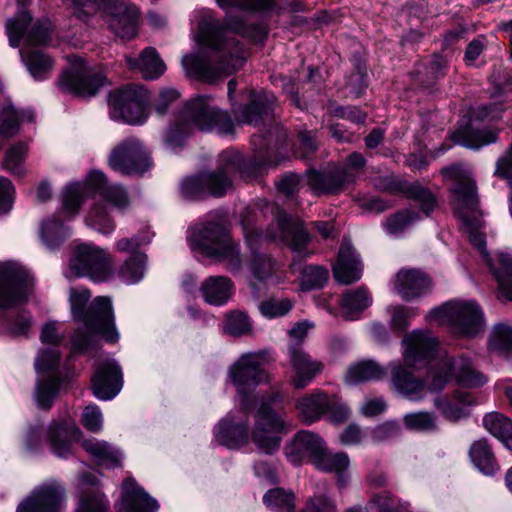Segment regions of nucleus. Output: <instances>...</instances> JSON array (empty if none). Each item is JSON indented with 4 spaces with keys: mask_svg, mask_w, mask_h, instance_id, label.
<instances>
[{
    "mask_svg": "<svg viewBox=\"0 0 512 512\" xmlns=\"http://www.w3.org/2000/svg\"><path fill=\"white\" fill-rule=\"evenodd\" d=\"M404 422L408 428L415 430H430L435 427V419L428 412L407 414Z\"/></svg>",
    "mask_w": 512,
    "mask_h": 512,
    "instance_id": "nucleus-60",
    "label": "nucleus"
},
{
    "mask_svg": "<svg viewBox=\"0 0 512 512\" xmlns=\"http://www.w3.org/2000/svg\"><path fill=\"white\" fill-rule=\"evenodd\" d=\"M288 356L295 373L291 383L297 389L306 387L323 368L322 363L312 359L298 342L289 344Z\"/></svg>",
    "mask_w": 512,
    "mask_h": 512,
    "instance_id": "nucleus-22",
    "label": "nucleus"
},
{
    "mask_svg": "<svg viewBox=\"0 0 512 512\" xmlns=\"http://www.w3.org/2000/svg\"><path fill=\"white\" fill-rule=\"evenodd\" d=\"M488 349L502 357L512 355V325L498 322L492 325L488 334Z\"/></svg>",
    "mask_w": 512,
    "mask_h": 512,
    "instance_id": "nucleus-37",
    "label": "nucleus"
},
{
    "mask_svg": "<svg viewBox=\"0 0 512 512\" xmlns=\"http://www.w3.org/2000/svg\"><path fill=\"white\" fill-rule=\"evenodd\" d=\"M236 169V161L231 159L223 169L206 172L185 178L181 183V194L186 199L199 200L206 196L221 197L232 188L230 175Z\"/></svg>",
    "mask_w": 512,
    "mask_h": 512,
    "instance_id": "nucleus-14",
    "label": "nucleus"
},
{
    "mask_svg": "<svg viewBox=\"0 0 512 512\" xmlns=\"http://www.w3.org/2000/svg\"><path fill=\"white\" fill-rule=\"evenodd\" d=\"M30 21L31 16L24 10L19 11L15 19H10L8 21L7 35L12 47H17L19 45L20 40L24 36V32Z\"/></svg>",
    "mask_w": 512,
    "mask_h": 512,
    "instance_id": "nucleus-53",
    "label": "nucleus"
},
{
    "mask_svg": "<svg viewBox=\"0 0 512 512\" xmlns=\"http://www.w3.org/2000/svg\"><path fill=\"white\" fill-rule=\"evenodd\" d=\"M268 351L248 352L230 367L229 377L235 386L240 408L248 412L255 405L252 391L261 383L269 381V375L263 368L269 362Z\"/></svg>",
    "mask_w": 512,
    "mask_h": 512,
    "instance_id": "nucleus-7",
    "label": "nucleus"
},
{
    "mask_svg": "<svg viewBox=\"0 0 512 512\" xmlns=\"http://www.w3.org/2000/svg\"><path fill=\"white\" fill-rule=\"evenodd\" d=\"M328 277L326 269L319 266H307L301 275V288H322Z\"/></svg>",
    "mask_w": 512,
    "mask_h": 512,
    "instance_id": "nucleus-55",
    "label": "nucleus"
},
{
    "mask_svg": "<svg viewBox=\"0 0 512 512\" xmlns=\"http://www.w3.org/2000/svg\"><path fill=\"white\" fill-rule=\"evenodd\" d=\"M82 446L101 465L112 468L119 466L121 463L122 454L105 441L88 439L82 442Z\"/></svg>",
    "mask_w": 512,
    "mask_h": 512,
    "instance_id": "nucleus-40",
    "label": "nucleus"
},
{
    "mask_svg": "<svg viewBox=\"0 0 512 512\" xmlns=\"http://www.w3.org/2000/svg\"><path fill=\"white\" fill-rule=\"evenodd\" d=\"M333 274L340 285H350L361 278L362 263L351 244L342 243Z\"/></svg>",
    "mask_w": 512,
    "mask_h": 512,
    "instance_id": "nucleus-25",
    "label": "nucleus"
},
{
    "mask_svg": "<svg viewBox=\"0 0 512 512\" xmlns=\"http://www.w3.org/2000/svg\"><path fill=\"white\" fill-rule=\"evenodd\" d=\"M65 276L87 277L94 283L106 281L111 276L107 253L91 243L78 245L69 261Z\"/></svg>",
    "mask_w": 512,
    "mask_h": 512,
    "instance_id": "nucleus-13",
    "label": "nucleus"
},
{
    "mask_svg": "<svg viewBox=\"0 0 512 512\" xmlns=\"http://www.w3.org/2000/svg\"><path fill=\"white\" fill-rule=\"evenodd\" d=\"M83 426L93 432L101 431L103 426V416L100 408L96 405L87 406L82 413Z\"/></svg>",
    "mask_w": 512,
    "mask_h": 512,
    "instance_id": "nucleus-59",
    "label": "nucleus"
},
{
    "mask_svg": "<svg viewBox=\"0 0 512 512\" xmlns=\"http://www.w3.org/2000/svg\"><path fill=\"white\" fill-rule=\"evenodd\" d=\"M370 298L366 290H348L340 300V306L347 318H352L355 313H359L368 307Z\"/></svg>",
    "mask_w": 512,
    "mask_h": 512,
    "instance_id": "nucleus-48",
    "label": "nucleus"
},
{
    "mask_svg": "<svg viewBox=\"0 0 512 512\" xmlns=\"http://www.w3.org/2000/svg\"><path fill=\"white\" fill-rule=\"evenodd\" d=\"M109 165L121 174L143 173L150 167L149 153L139 140L128 138L112 151Z\"/></svg>",
    "mask_w": 512,
    "mask_h": 512,
    "instance_id": "nucleus-17",
    "label": "nucleus"
},
{
    "mask_svg": "<svg viewBox=\"0 0 512 512\" xmlns=\"http://www.w3.org/2000/svg\"><path fill=\"white\" fill-rule=\"evenodd\" d=\"M106 78L88 67L84 61L73 56L70 67L61 75L60 89L77 97H91L104 85Z\"/></svg>",
    "mask_w": 512,
    "mask_h": 512,
    "instance_id": "nucleus-15",
    "label": "nucleus"
},
{
    "mask_svg": "<svg viewBox=\"0 0 512 512\" xmlns=\"http://www.w3.org/2000/svg\"><path fill=\"white\" fill-rule=\"evenodd\" d=\"M400 433V426L397 422H385L374 427L370 431V437L374 442H383L397 437Z\"/></svg>",
    "mask_w": 512,
    "mask_h": 512,
    "instance_id": "nucleus-62",
    "label": "nucleus"
},
{
    "mask_svg": "<svg viewBox=\"0 0 512 512\" xmlns=\"http://www.w3.org/2000/svg\"><path fill=\"white\" fill-rule=\"evenodd\" d=\"M387 370L374 360H362L352 364L345 375V382L356 385L362 382L379 381L386 377Z\"/></svg>",
    "mask_w": 512,
    "mask_h": 512,
    "instance_id": "nucleus-33",
    "label": "nucleus"
},
{
    "mask_svg": "<svg viewBox=\"0 0 512 512\" xmlns=\"http://www.w3.org/2000/svg\"><path fill=\"white\" fill-rule=\"evenodd\" d=\"M453 401L446 398H436L435 406L449 421H458L469 416L468 407L476 404L474 396L467 391L456 390Z\"/></svg>",
    "mask_w": 512,
    "mask_h": 512,
    "instance_id": "nucleus-30",
    "label": "nucleus"
},
{
    "mask_svg": "<svg viewBox=\"0 0 512 512\" xmlns=\"http://www.w3.org/2000/svg\"><path fill=\"white\" fill-rule=\"evenodd\" d=\"M328 407V395L322 392L304 396L296 402V409L299 415L307 423L317 421L326 412Z\"/></svg>",
    "mask_w": 512,
    "mask_h": 512,
    "instance_id": "nucleus-36",
    "label": "nucleus"
},
{
    "mask_svg": "<svg viewBox=\"0 0 512 512\" xmlns=\"http://www.w3.org/2000/svg\"><path fill=\"white\" fill-rule=\"evenodd\" d=\"M124 496L119 512H157L159 505L134 479L123 483Z\"/></svg>",
    "mask_w": 512,
    "mask_h": 512,
    "instance_id": "nucleus-27",
    "label": "nucleus"
},
{
    "mask_svg": "<svg viewBox=\"0 0 512 512\" xmlns=\"http://www.w3.org/2000/svg\"><path fill=\"white\" fill-rule=\"evenodd\" d=\"M188 241L192 250L206 257L230 263L239 262L238 246L220 222H206L192 227Z\"/></svg>",
    "mask_w": 512,
    "mask_h": 512,
    "instance_id": "nucleus-10",
    "label": "nucleus"
},
{
    "mask_svg": "<svg viewBox=\"0 0 512 512\" xmlns=\"http://www.w3.org/2000/svg\"><path fill=\"white\" fill-rule=\"evenodd\" d=\"M90 298L89 290H72L70 302L72 313L78 320H83L86 327L104 336L106 341L115 343L119 333L114 323L112 304L109 297H97L84 311Z\"/></svg>",
    "mask_w": 512,
    "mask_h": 512,
    "instance_id": "nucleus-11",
    "label": "nucleus"
},
{
    "mask_svg": "<svg viewBox=\"0 0 512 512\" xmlns=\"http://www.w3.org/2000/svg\"><path fill=\"white\" fill-rule=\"evenodd\" d=\"M225 331L232 336L250 334L252 324L249 316L242 311H232L226 316Z\"/></svg>",
    "mask_w": 512,
    "mask_h": 512,
    "instance_id": "nucleus-51",
    "label": "nucleus"
},
{
    "mask_svg": "<svg viewBox=\"0 0 512 512\" xmlns=\"http://www.w3.org/2000/svg\"><path fill=\"white\" fill-rule=\"evenodd\" d=\"M149 94L141 86L130 85L114 91L109 98L110 117L130 125L143 124L148 117Z\"/></svg>",
    "mask_w": 512,
    "mask_h": 512,
    "instance_id": "nucleus-12",
    "label": "nucleus"
},
{
    "mask_svg": "<svg viewBox=\"0 0 512 512\" xmlns=\"http://www.w3.org/2000/svg\"><path fill=\"white\" fill-rule=\"evenodd\" d=\"M26 153L27 145L25 143L13 145L6 153L4 168L14 175L22 176L25 172L24 160Z\"/></svg>",
    "mask_w": 512,
    "mask_h": 512,
    "instance_id": "nucleus-50",
    "label": "nucleus"
},
{
    "mask_svg": "<svg viewBox=\"0 0 512 512\" xmlns=\"http://www.w3.org/2000/svg\"><path fill=\"white\" fill-rule=\"evenodd\" d=\"M51 24L48 20L37 22L26 35L25 42L30 45L45 44L50 37Z\"/></svg>",
    "mask_w": 512,
    "mask_h": 512,
    "instance_id": "nucleus-61",
    "label": "nucleus"
},
{
    "mask_svg": "<svg viewBox=\"0 0 512 512\" xmlns=\"http://www.w3.org/2000/svg\"><path fill=\"white\" fill-rule=\"evenodd\" d=\"M279 391H272L262 397L254 416L251 438L256 447L265 454H272L280 447V433L286 429L283 417L275 409L282 403Z\"/></svg>",
    "mask_w": 512,
    "mask_h": 512,
    "instance_id": "nucleus-8",
    "label": "nucleus"
},
{
    "mask_svg": "<svg viewBox=\"0 0 512 512\" xmlns=\"http://www.w3.org/2000/svg\"><path fill=\"white\" fill-rule=\"evenodd\" d=\"M451 376L466 387H479L487 382V378L475 370L472 361L465 357H457L442 361L432 372V380L429 390L432 392L441 391Z\"/></svg>",
    "mask_w": 512,
    "mask_h": 512,
    "instance_id": "nucleus-16",
    "label": "nucleus"
},
{
    "mask_svg": "<svg viewBox=\"0 0 512 512\" xmlns=\"http://www.w3.org/2000/svg\"><path fill=\"white\" fill-rule=\"evenodd\" d=\"M293 448L299 453L307 454L313 464L326 450L323 439L317 434L306 430L300 431L295 435Z\"/></svg>",
    "mask_w": 512,
    "mask_h": 512,
    "instance_id": "nucleus-42",
    "label": "nucleus"
},
{
    "mask_svg": "<svg viewBox=\"0 0 512 512\" xmlns=\"http://www.w3.org/2000/svg\"><path fill=\"white\" fill-rule=\"evenodd\" d=\"M108 502L98 491L83 490L78 498L74 512H107Z\"/></svg>",
    "mask_w": 512,
    "mask_h": 512,
    "instance_id": "nucleus-49",
    "label": "nucleus"
},
{
    "mask_svg": "<svg viewBox=\"0 0 512 512\" xmlns=\"http://www.w3.org/2000/svg\"><path fill=\"white\" fill-rule=\"evenodd\" d=\"M195 129L202 131L215 130L219 134L227 135L233 132V123L226 112L211 105L207 96L197 97L189 101L175 125L169 130L167 141L172 143L178 135H186Z\"/></svg>",
    "mask_w": 512,
    "mask_h": 512,
    "instance_id": "nucleus-4",
    "label": "nucleus"
},
{
    "mask_svg": "<svg viewBox=\"0 0 512 512\" xmlns=\"http://www.w3.org/2000/svg\"><path fill=\"white\" fill-rule=\"evenodd\" d=\"M150 242V237L148 235L143 236H134L132 238H122L116 242V249L122 253H139L137 250L144 244H148Z\"/></svg>",
    "mask_w": 512,
    "mask_h": 512,
    "instance_id": "nucleus-64",
    "label": "nucleus"
},
{
    "mask_svg": "<svg viewBox=\"0 0 512 512\" xmlns=\"http://www.w3.org/2000/svg\"><path fill=\"white\" fill-rule=\"evenodd\" d=\"M34 117L31 110L18 111L12 105L4 106L0 111V136L3 138L14 136L19 132L22 122H32Z\"/></svg>",
    "mask_w": 512,
    "mask_h": 512,
    "instance_id": "nucleus-38",
    "label": "nucleus"
},
{
    "mask_svg": "<svg viewBox=\"0 0 512 512\" xmlns=\"http://www.w3.org/2000/svg\"><path fill=\"white\" fill-rule=\"evenodd\" d=\"M276 0H216L223 8L237 7L247 11H266L275 5Z\"/></svg>",
    "mask_w": 512,
    "mask_h": 512,
    "instance_id": "nucleus-56",
    "label": "nucleus"
},
{
    "mask_svg": "<svg viewBox=\"0 0 512 512\" xmlns=\"http://www.w3.org/2000/svg\"><path fill=\"white\" fill-rule=\"evenodd\" d=\"M314 465L318 470L336 474L340 487L346 485V472L350 466V459L346 453H332L325 450L322 455L318 457Z\"/></svg>",
    "mask_w": 512,
    "mask_h": 512,
    "instance_id": "nucleus-35",
    "label": "nucleus"
},
{
    "mask_svg": "<svg viewBox=\"0 0 512 512\" xmlns=\"http://www.w3.org/2000/svg\"><path fill=\"white\" fill-rule=\"evenodd\" d=\"M468 454L474 467L483 474L492 476L499 471L500 466L486 439L482 438L474 441L469 448Z\"/></svg>",
    "mask_w": 512,
    "mask_h": 512,
    "instance_id": "nucleus-32",
    "label": "nucleus"
},
{
    "mask_svg": "<svg viewBox=\"0 0 512 512\" xmlns=\"http://www.w3.org/2000/svg\"><path fill=\"white\" fill-rule=\"evenodd\" d=\"M375 186L383 191L392 193H407L409 197L422 200V209L426 215L429 214L435 204L434 197L427 190L416 186H411L394 175H388L383 178H379L375 182Z\"/></svg>",
    "mask_w": 512,
    "mask_h": 512,
    "instance_id": "nucleus-29",
    "label": "nucleus"
},
{
    "mask_svg": "<svg viewBox=\"0 0 512 512\" xmlns=\"http://www.w3.org/2000/svg\"><path fill=\"white\" fill-rule=\"evenodd\" d=\"M417 219L416 214L409 210H404L387 219L385 230L388 234L396 235L402 232L408 225Z\"/></svg>",
    "mask_w": 512,
    "mask_h": 512,
    "instance_id": "nucleus-58",
    "label": "nucleus"
},
{
    "mask_svg": "<svg viewBox=\"0 0 512 512\" xmlns=\"http://www.w3.org/2000/svg\"><path fill=\"white\" fill-rule=\"evenodd\" d=\"M483 425L507 449L512 450V421L509 418L498 412L487 413Z\"/></svg>",
    "mask_w": 512,
    "mask_h": 512,
    "instance_id": "nucleus-39",
    "label": "nucleus"
},
{
    "mask_svg": "<svg viewBox=\"0 0 512 512\" xmlns=\"http://www.w3.org/2000/svg\"><path fill=\"white\" fill-rule=\"evenodd\" d=\"M88 197H92L94 203L85 218L86 224L103 235L111 234L116 226L103 202L122 210L129 204L126 191L119 185H109L102 172L92 171L84 183H73L65 188L62 213L67 218L74 217L81 203Z\"/></svg>",
    "mask_w": 512,
    "mask_h": 512,
    "instance_id": "nucleus-3",
    "label": "nucleus"
},
{
    "mask_svg": "<svg viewBox=\"0 0 512 512\" xmlns=\"http://www.w3.org/2000/svg\"><path fill=\"white\" fill-rule=\"evenodd\" d=\"M277 227L278 232L270 234L271 238L286 242L295 252H301L305 248L308 242V234L301 222L286 214H279L277 216Z\"/></svg>",
    "mask_w": 512,
    "mask_h": 512,
    "instance_id": "nucleus-28",
    "label": "nucleus"
},
{
    "mask_svg": "<svg viewBox=\"0 0 512 512\" xmlns=\"http://www.w3.org/2000/svg\"><path fill=\"white\" fill-rule=\"evenodd\" d=\"M37 284L33 273L22 266L0 263V288H30Z\"/></svg>",
    "mask_w": 512,
    "mask_h": 512,
    "instance_id": "nucleus-34",
    "label": "nucleus"
},
{
    "mask_svg": "<svg viewBox=\"0 0 512 512\" xmlns=\"http://www.w3.org/2000/svg\"><path fill=\"white\" fill-rule=\"evenodd\" d=\"M392 388L409 400H419L423 397L425 383L416 378L400 362L389 364Z\"/></svg>",
    "mask_w": 512,
    "mask_h": 512,
    "instance_id": "nucleus-26",
    "label": "nucleus"
},
{
    "mask_svg": "<svg viewBox=\"0 0 512 512\" xmlns=\"http://www.w3.org/2000/svg\"><path fill=\"white\" fill-rule=\"evenodd\" d=\"M21 55L29 73L35 80H44L49 77L54 65L51 57L40 50L26 54L21 51Z\"/></svg>",
    "mask_w": 512,
    "mask_h": 512,
    "instance_id": "nucleus-43",
    "label": "nucleus"
},
{
    "mask_svg": "<svg viewBox=\"0 0 512 512\" xmlns=\"http://www.w3.org/2000/svg\"><path fill=\"white\" fill-rule=\"evenodd\" d=\"M407 503H401L390 492L383 491L372 495L365 512H407ZM362 512L364 509L362 508Z\"/></svg>",
    "mask_w": 512,
    "mask_h": 512,
    "instance_id": "nucleus-46",
    "label": "nucleus"
},
{
    "mask_svg": "<svg viewBox=\"0 0 512 512\" xmlns=\"http://www.w3.org/2000/svg\"><path fill=\"white\" fill-rule=\"evenodd\" d=\"M216 441L228 448H238L248 442V423L234 413H228L215 428Z\"/></svg>",
    "mask_w": 512,
    "mask_h": 512,
    "instance_id": "nucleus-24",
    "label": "nucleus"
},
{
    "mask_svg": "<svg viewBox=\"0 0 512 512\" xmlns=\"http://www.w3.org/2000/svg\"><path fill=\"white\" fill-rule=\"evenodd\" d=\"M431 284L429 275L415 268L399 270L394 282L396 288H426Z\"/></svg>",
    "mask_w": 512,
    "mask_h": 512,
    "instance_id": "nucleus-47",
    "label": "nucleus"
},
{
    "mask_svg": "<svg viewBox=\"0 0 512 512\" xmlns=\"http://www.w3.org/2000/svg\"><path fill=\"white\" fill-rule=\"evenodd\" d=\"M125 61L131 70L138 69L145 79H156L166 70L165 63L153 47L145 48L138 59L126 56Z\"/></svg>",
    "mask_w": 512,
    "mask_h": 512,
    "instance_id": "nucleus-31",
    "label": "nucleus"
},
{
    "mask_svg": "<svg viewBox=\"0 0 512 512\" xmlns=\"http://www.w3.org/2000/svg\"><path fill=\"white\" fill-rule=\"evenodd\" d=\"M239 24L223 26L211 14L205 15L199 24V41L210 49L201 50L182 58V65L188 75L213 83L240 69L246 61L244 46L233 34H246Z\"/></svg>",
    "mask_w": 512,
    "mask_h": 512,
    "instance_id": "nucleus-1",
    "label": "nucleus"
},
{
    "mask_svg": "<svg viewBox=\"0 0 512 512\" xmlns=\"http://www.w3.org/2000/svg\"><path fill=\"white\" fill-rule=\"evenodd\" d=\"M431 320L450 326V332L464 338H476L487 325L485 313L475 300H452L432 309Z\"/></svg>",
    "mask_w": 512,
    "mask_h": 512,
    "instance_id": "nucleus-6",
    "label": "nucleus"
},
{
    "mask_svg": "<svg viewBox=\"0 0 512 512\" xmlns=\"http://www.w3.org/2000/svg\"><path fill=\"white\" fill-rule=\"evenodd\" d=\"M147 256L144 253L131 255L120 267L118 277L125 285L137 284L145 274Z\"/></svg>",
    "mask_w": 512,
    "mask_h": 512,
    "instance_id": "nucleus-44",
    "label": "nucleus"
},
{
    "mask_svg": "<svg viewBox=\"0 0 512 512\" xmlns=\"http://www.w3.org/2000/svg\"><path fill=\"white\" fill-rule=\"evenodd\" d=\"M122 384V371L114 359L97 364L92 377V390L96 398L103 401L113 399L120 392Z\"/></svg>",
    "mask_w": 512,
    "mask_h": 512,
    "instance_id": "nucleus-20",
    "label": "nucleus"
},
{
    "mask_svg": "<svg viewBox=\"0 0 512 512\" xmlns=\"http://www.w3.org/2000/svg\"><path fill=\"white\" fill-rule=\"evenodd\" d=\"M40 339L42 343L53 346L42 350L35 362L37 373L48 372L46 377L38 381L35 389V400L38 407L48 410L57 397L60 388V380L56 373L60 362V352L57 346L62 341L63 336L58 331L57 322L49 321L44 324Z\"/></svg>",
    "mask_w": 512,
    "mask_h": 512,
    "instance_id": "nucleus-5",
    "label": "nucleus"
},
{
    "mask_svg": "<svg viewBox=\"0 0 512 512\" xmlns=\"http://www.w3.org/2000/svg\"><path fill=\"white\" fill-rule=\"evenodd\" d=\"M496 140V134L492 131L477 130L467 131L463 135L461 141H457L460 145L470 149H479L482 146L493 143Z\"/></svg>",
    "mask_w": 512,
    "mask_h": 512,
    "instance_id": "nucleus-57",
    "label": "nucleus"
},
{
    "mask_svg": "<svg viewBox=\"0 0 512 512\" xmlns=\"http://www.w3.org/2000/svg\"><path fill=\"white\" fill-rule=\"evenodd\" d=\"M65 504L64 487L56 481H51L35 487L18 506L17 512H62Z\"/></svg>",
    "mask_w": 512,
    "mask_h": 512,
    "instance_id": "nucleus-18",
    "label": "nucleus"
},
{
    "mask_svg": "<svg viewBox=\"0 0 512 512\" xmlns=\"http://www.w3.org/2000/svg\"><path fill=\"white\" fill-rule=\"evenodd\" d=\"M73 14L84 19L103 9L110 14L109 27L122 39H131L137 30V8L125 0H66Z\"/></svg>",
    "mask_w": 512,
    "mask_h": 512,
    "instance_id": "nucleus-9",
    "label": "nucleus"
},
{
    "mask_svg": "<svg viewBox=\"0 0 512 512\" xmlns=\"http://www.w3.org/2000/svg\"><path fill=\"white\" fill-rule=\"evenodd\" d=\"M42 431L41 424L30 425L24 435L25 449L29 453L37 452L42 444Z\"/></svg>",
    "mask_w": 512,
    "mask_h": 512,
    "instance_id": "nucleus-63",
    "label": "nucleus"
},
{
    "mask_svg": "<svg viewBox=\"0 0 512 512\" xmlns=\"http://www.w3.org/2000/svg\"><path fill=\"white\" fill-rule=\"evenodd\" d=\"M267 508L278 512H295V495L283 488L268 490L263 496Z\"/></svg>",
    "mask_w": 512,
    "mask_h": 512,
    "instance_id": "nucleus-45",
    "label": "nucleus"
},
{
    "mask_svg": "<svg viewBox=\"0 0 512 512\" xmlns=\"http://www.w3.org/2000/svg\"><path fill=\"white\" fill-rule=\"evenodd\" d=\"M442 173L454 183L451 189L454 210L469 235L470 243L482 254L491 269L496 270L486 250L485 236L480 231L483 221L478 210L477 187L471 171L462 165H454L444 168ZM497 262L499 267L496 275L501 288H512V255L501 252L497 255Z\"/></svg>",
    "mask_w": 512,
    "mask_h": 512,
    "instance_id": "nucleus-2",
    "label": "nucleus"
},
{
    "mask_svg": "<svg viewBox=\"0 0 512 512\" xmlns=\"http://www.w3.org/2000/svg\"><path fill=\"white\" fill-rule=\"evenodd\" d=\"M293 302L289 298L271 297L262 301L258 305L260 313L266 318H277L285 316L293 307Z\"/></svg>",
    "mask_w": 512,
    "mask_h": 512,
    "instance_id": "nucleus-52",
    "label": "nucleus"
},
{
    "mask_svg": "<svg viewBox=\"0 0 512 512\" xmlns=\"http://www.w3.org/2000/svg\"><path fill=\"white\" fill-rule=\"evenodd\" d=\"M365 164L364 157L359 153L348 156L346 166L337 169L334 173L313 172L308 176L309 186L319 193H333L342 188L346 183L355 180V171Z\"/></svg>",
    "mask_w": 512,
    "mask_h": 512,
    "instance_id": "nucleus-19",
    "label": "nucleus"
},
{
    "mask_svg": "<svg viewBox=\"0 0 512 512\" xmlns=\"http://www.w3.org/2000/svg\"><path fill=\"white\" fill-rule=\"evenodd\" d=\"M402 343L403 360L406 365L413 368H418L430 359L438 344L429 330H414L403 338Z\"/></svg>",
    "mask_w": 512,
    "mask_h": 512,
    "instance_id": "nucleus-21",
    "label": "nucleus"
},
{
    "mask_svg": "<svg viewBox=\"0 0 512 512\" xmlns=\"http://www.w3.org/2000/svg\"><path fill=\"white\" fill-rule=\"evenodd\" d=\"M70 235V229L56 216L43 221L40 228V237L46 248L54 250L58 248Z\"/></svg>",
    "mask_w": 512,
    "mask_h": 512,
    "instance_id": "nucleus-41",
    "label": "nucleus"
},
{
    "mask_svg": "<svg viewBox=\"0 0 512 512\" xmlns=\"http://www.w3.org/2000/svg\"><path fill=\"white\" fill-rule=\"evenodd\" d=\"M334 502L327 497L326 494H318L309 498L305 508L301 512H336ZM346 512H362L361 506H353Z\"/></svg>",
    "mask_w": 512,
    "mask_h": 512,
    "instance_id": "nucleus-54",
    "label": "nucleus"
},
{
    "mask_svg": "<svg viewBox=\"0 0 512 512\" xmlns=\"http://www.w3.org/2000/svg\"><path fill=\"white\" fill-rule=\"evenodd\" d=\"M81 431L70 420L52 421L47 430V441L51 451L60 458L71 453L72 441L78 439Z\"/></svg>",
    "mask_w": 512,
    "mask_h": 512,
    "instance_id": "nucleus-23",
    "label": "nucleus"
}]
</instances>
